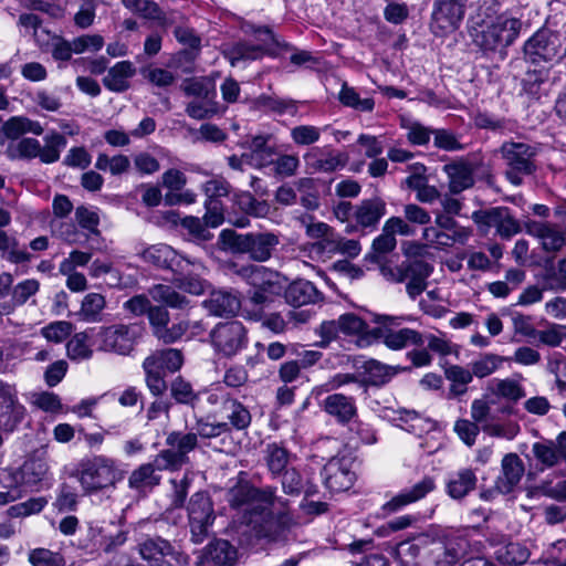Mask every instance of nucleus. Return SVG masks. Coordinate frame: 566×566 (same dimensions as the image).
Segmentation results:
<instances>
[{
    "label": "nucleus",
    "instance_id": "nucleus-56",
    "mask_svg": "<svg viewBox=\"0 0 566 566\" xmlns=\"http://www.w3.org/2000/svg\"><path fill=\"white\" fill-rule=\"evenodd\" d=\"M170 396L177 403L187 405L193 409L199 400V394H197L192 385L182 377H177L171 381Z\"/></svg>",
    "mask_w": 566,
    "mask_h": 566
},
{
    "label": "nucleus",
    "instance_id": "nucleus-48",
    "mask_svg": "<svg viewBox=\"0 0 566 566\" xmlns=\"http://www.w3.org/2000/svg\"><path fill=\"white\" fill-rule=\"evenodd\" d=\"M181 88L187 96H193L198 99L217 97L216 83L211 76L186 78Z\"/></svg>",
    "mask_w": 566,
    "mask_h": 566
},
{
    "label": "nucleus",
    "instance_id": "nucleus-62",
    "mask_svg": "<svg viewBox=\"0 0 566 566\" xmlns=\"http://www.w3.org/2000/svg\"><path fill=\"white\" fill-rule=\"evenodd\" d=\"M88 336L85 332L76 333L67 343L66 352L71 360L88 359L93 350L87 345Z\"/></svg>",
    "mask_w": 566,
    "mask_h": 566
},
{
    "label": "nucleus",
    "instance_id": "nucleus-29",
    "mask_svg": "<svg viewBox=\"0 0 566 566\" xmlns=\"http://www.w3.org/2000/svg\"><path fill=\"white\" fill-rule=\"evenodd\" d=\"M524 463L516 453H507L501 462V474L495 480V489L509 494L517 486L524 475Z\"/></svg>",
    "mask_w": 566,
    "mask_h": 566
},
{
    "label": "nucleus",
    "instance_id": "nucleus-63",
    "mask_svg": "<svg viewBox=\"0 0 566 566\" xmlns=\"http://www.w3.org/2000/svg\"><path fill=\"white\" fill-rule=\"evenodd\" d=\"M105 307V298L102 294L90 293L85 295L82 306L81 315L84 321L96 322L99 317L101 312Z\"/></svg>",
    "mask_w": 566,
    "mask_h": 566
},
{
    "label": "nucleus",
    "instance_id": "nucleus-46",
    "mask_svg": "<svg viewBox=\"0 0 566 566\" xmlns=\"http://www.w3.org/2000/svg\"><path fill=\"white\" fill-rule=\"evenodd\" d=\"M291 454L283 446L269 443L264 450V461L273 478L289 469Z\"/></svg>",
    "mask_w": 566,
    "mask_h": 566
},
{
    "label": "nucleus",
    "instance_id": "nucleus-13",
    "mask_svg": "<svg viewBox=\"0 0 566 566\" xmlns=\"http://www.w3.org/2000/svg\"><path fill=\"white\" fill-rule=\"evenodd\" d=\"M321 337L318 346L326 348L333 340L337 339L339 334L346 337H365L371 335L368 324L355 313H345L337 319L324 321L316 329Z\"/></svg>",
    "mask_w": 566,
    "mask_h": 566
},
{
    "label": "nucleus",
    "instance_id": "nucleus-38",
    "mask_svg": "<svg viewBox=\"0 0 566 566\" xmlns=\"http://www.w3.org/2000/svg\"><path fill=\"white\" fill-rule=\"evenodd\" d=\"M322 294L316 286L306 280H296L292 282L284 291V298L287 304L294 307L316 303Z\"/></svg>",
    "mask_w": 566,
    "mask_h": 566
},
{
    "label": "nucleus",
    "instance_id": "nucleus-37",
    "mask_svg": "<svg viewBox=\"0 0 566 566\" xmlns=\"http://www.w3.org/2000/svg\"><path fill=\"white\" fill-rule=\"evenodd\" d=\"M478 478L470 468H463L449 475L446 482V492L453 500H463L475 490Z\"/></svg>",
    "mask_w": 566,
    "mask_h": 566
},
{
    "label": "nucleus",
    "instance_id": "nucleus-15",
    "mask_svg": "<svg viewBox=\"0 0 566 566\" xmlns=\"http://www.w3.org/2000/svg\"><path fill=\"white\" fill-rule=\"evenodd\" d=\"M207 401L212 406L220 405L219 410L213 413V417L220 416L222 419H226L221 420V422L228 426L229 433L232 430H245L251 424L252 416L248 407L238 399L232 398L229 394L221 391L210 392Z\"/></svg>",
    "mask_w": 566,
    "mask_h": 566
},
{
    "label": "nucleus",
    "instance_id": "nucleus-6",
    "mask_svg": "<svg viewBox=\"0 0 566 566\" xmlns=\"http://www.w3.org/2000/svg\"><path fill=\"white\" fill-rule=\"evenodd\" d=\"M500 153L506 166V178L515 186L522 184L524 176H530L536 170L537 148L528 143L505 142Z\"/></svg>",
    "mask_w": 566,
    "mask_h": 566
},
{
    "label": "nucleus",
    "instance_id": "nucleus-27",
    "mask_svg": "<svg viewBox=\"0 0 566 566\" xmlns=\"http://www.w3.org/2000/svg\"><path fill=\"white\" fill-rule=\"evenodd\" d=\"M348 155L331 148L313 147L305 155L307 167L314 172L331 174L344 168L348 163Z\"/></svg>",
    "mask_w": 566,
    "mask_h": 566
},
{
    "label": "nucleus",
    "instance_id": "nucleus-12",
    "mask_svg": "<svg viewBox=\"0 0 566 566\" xmlns=\"http://www.w3.org/2000/svg\"><path fill=\"white\" fill-rule=\"evenodd\" d=\"M188 518L191 541L202 543L211 533L216 520L213 505L207 492L195 493L188 504Z\"/></svg>",
    "mask_w": 566,
    "mask_h": 566
},
{
    "label": "nucleus",
    "instance_id": "nucleus-8",
    "mask_svg": "<svg viewBox=\"0 0 566 566\" xmlns=\"http://www.w3.org/2000/svg\"><path fill=\"white\" fill-rule=\"evenodd\" d=\"M167 449L156 455L159 471H177L190 462L189 453L198 447L195 432L172 431L166 438Z\"/></svg>",
    "mask_w": 566,
    "mask_h": 566
},
{
    "label": "nucleus",
    "instance_id": "nucleus-7",
    "mask_svg": "<svg viewBox=\"0 0 566 566\" xmlns=\"http://www.w3.org/2000/svg\"><path fill=\"white\" fill-rule=\"evenodd\" d=\"M144 331V326L137 323L103 327L96 335L98 350L129 355L143 337Z\"/></svg>",
    "mask_w": 566,
    "mask_h": 566
},
{
    "label": "nucleus",
    "instance_id": "nucleus-45",
    "mask_svg": "<svg viewBox=\"0 0 566 566\" xmlns=\"http://www.w3.org/2000/svg\"><path fill=\"white\" fill-rule=\"evenodd\" d=\"M149 296L157 303L175 310H185L190 301L176 291L172 286L166 284H155L148 290Z\"/></svg>",
    "mask_w": 566,
    "mask_h": 566
},
{
    "label": "nucleus",
    "instance_id": "nucleus-26",
    "mask_svg": "<svg viewBox=\"0 0 566 566\" xmlns=\"http://www.w3.org/2000/svg\"><path fill=\"white\" fill-rule=\"evenodd\" d=\"M11 486L34 488L42 484L49 475V464L45 458L41 455H32L28 458L23 464L13 470H8Z\"/></svg>",
    "mask_w": 566,
    "mask_h": 566
},
{
    "label": "nucleus",
    "instance_id": "nucleus-18",
    "mask_svg": "<svg viewBox=\"0 0 566 566\" xmlns=\"http://www.w3.org/2000/svg\"><path fill=\"white\" fill-rule=\"evenodd\" d=\"M146 315L151 334L165 345H170L181 339L190 327L188 321H180L169 326L170 314L165 306L151 305Z\"/></svg>",
    "mask_w": 566,
    "mask_h": 566
},
{
    "label": "nucleus",
    "instance_id": "nucleus-25",
    "mask_svg": "<svg viewBox=\"0 0 566 566\" xmlns=\"http://www.w3.org/2000/svg\"><path fill=\"white\" fill-rule=\"evenodd\" d=\"M436 480L426 475L409 488L402 489L399 493L387 501L381 510L384 514L390 515L401 511L403 507L424 499L436 490Z\"/></svg>",
    "mask_w": 566,
    "mask_h": 566
},
{
    "label": "nucleus",
    "instance_id": "nucleus-58",
    "mask_svg": "<svg viewBox=\"0 0 566 566\" xmlns=\"http://www.w3.org/2000/svg\"><path fill=\"white\" fill-rule=\"evenodd\" d=\"M143 369L145 373V381L149 391L154 396H161L167 390V382L165 380L166 373L154 366L147 359L143 361Z\"/></svg>",
    "mask_w": 566,
    "mask_h": 566
},
{
    "label": "nucleus",
    "instance_id": "nucleus-23",
    "mask_svg": "<svg viewBox=\"0 0 566 566\" xmlns=\"http://www.w3.org/2000/svg\"><path fill=\"white\" fill-rule=\"evenodd\" d=\"M138 551L149 566H174V563H179L180 558V554L174 546L159 536L146 537L140 541Z\"/></svg>",
    "mask_w": 566,
    "mask_h": 566
},
{
    "label": "nucleus",
    "instance_id": "nucleus-33",
    "mask_svg": "<svg viewBox=\"0 0 566 566\" xmlns=\"http://www.w3.org/2000/svg\"><path fill=\"white\" fill-rule=\"evenodd\" d=\"M202 305L213 316L231 317L237 315L242 304L237 293L217 290L210 293Z\"/></svg>",
    "mask_w": 566,
    "mask_h": 566
},
{
    "label": "nucleus",
    "instance_id": "nucleus-49",
    "mask_svg": "<svg viewBox=\"0 0 566 566\" xmlns=\"http://www.w3.org/2000/svg\"><path fill=\"white\" fill-rule=\"evenodd\" d=\"M145 359L150 361L154 366H158V368L165 373H175L179 370L184 364V355L181 350L177 348L156 350Z\"/></svg>",
    "mask_w": 566,
    "mask_h": 566
},
{
    "label": "nucleus",
    "instance_id": "nucleus-16",
    "mask_svg": "<svg viewBox=\"0 0 566 566\" xmlns=\"http://www.w3.org/2000/svg\"><path fill=\"white\" fill-rule=\"evenodd\" d=\"M467 0H434L430 29L436 35H444L455 31L465 12Z\"/></svg>",
    "mask_w": 566,
    "mask_h": 566
},
{
    "label": "nucleus",
    "instance_id": "nucleus-59",
    "mask_svg": "<svg viewBox=\"0 0 566 566\" xmlns=\"http://www.w3.org/2000/svg\"><path fill=\"white\" fill-rule=\"evenodd\" d=\"M95 168L102 171H109L113 176L125 174L130 168V160L125 155H115L108 157L106 154H99L95 161Z\"/></svg>",
    "mask_w": 566,
    "mask_h": 566
},
{
    "label": "nucleus",
    "instance_id": "nucleus-60",
    "mask_svg": "<svg viewBox=\"0 0 566 566\" xmlns=\"http://www.w3.org/2000/svg\"><path fill=\"white\" fill-rule=\"evenodd\" d=\"M535 459L546 468H553L563 461V457L553 440L535 442L532 447Z\"/></svg>",
    "mask_w": 566,
    "mask_h": 566
},
{
    "label": "nucleus",
    "instance_id": "nucleus-9",
    "mask_svg": "<svg viewBox=\"0 0 566 566\" xmlns=\"http://www.w3.org/2000/svg\"><path fill=\"white\" fill-rule=\"evenodd\" d=\"M245 524L252 526L258 538L276 541L294 524V521L289 512H279L274 516L266 506H255L245 517Z\"/></svg>",
    "mask_w": 566,
    "mask_h": 566
},
{
    "label": "nucleus",
    "instance_id": "nucleus-35",
    "mask_svg": "<svg viewBox=\"0 0 566 566\" xmlns=\"http://www.w3.org/2000/svg\"><path fill=\"white\" fill-rule=\"evenodd\" d=\"M371 335L374 337H381L384 344L392 350L402 349L408 345L422 346L424 344L423 335L411 328L392 331L378 327L371 331Z\"/></svg>",
    "mask_w": 566,
    "mask_h": 566
},
{
    "label": "nucleus",
    "instance_id": "nucleus-4",
    "mask_svg": "<svg viewBox=\"0 0 566 566\" xmlns=\"http://www.w3.org/2000/svg\"><path fill=\"white\" fill-rule=\"evenodd\" d=\"M433 266L422 259H407L400 264H382L381 275L389 282H406V292L411 300H416L428 286V277Z\"/></svg>",
    "mask_w": 566,
    "mask_h": 566
},
{
    "label": "nucleus",
    "instance_id": "nucleus-28",
    "mask_svg": "<svg viewBox=\"0 0 566 566\" xmlns=\"http://www.w3.org/2000/svg\"><path fill=\"white\" fill-rule=\"evenodd\" d=\"M184 269L177 268L174 273L176 274V285L192 295H201L207 287V281L200 277L206 268L199 260H189L185 258Z\"/></svg>",
    "mask_w": 566,
    "mask_h": 566
},
{
    "label": "nucleus",
    "instance_id": "nucleus-21",
    "mask_svg": "<svg viewBox=\"0 0 566 566\" xmlns=\"http://www.w3.org/2000/svg\"><path fill=\"white\" fill-rule=\"evenodd\" d=\"M353 459L347 455H336L328 460L322 470L325 486L331 492H344L349 490L356 479L352 470Z\"/></svg>",
    "mask_w": 566,
    "mask_h": 566
},
{
    "label": "nucleus",
    "instance_id": "nucleus-39",
    "mask_svg": "<svg viewBox=\"0 0 566 566\" xmlns=\"http://www.w3.org/2000/svg\"><path fill=\"white\" fill-rule=\"evenodd\" d=\"M135 67L130 61L117 62L108 70L107 75L103 78L104 86L112 91L122 93L128 90V78L135 75Z\"/></svg>",
    "mask_w": 566,
    "mask_h": 566
},
{
    "label": "nucleus",
    "instance_id": "nucleus-55",
    "mask_svg": "<svg viewBox=\"0 0 566 566\" xmlns=\"http://www.w3.org/2000/svg\"><path fill=\"white\" fill-rule=\"evenodd\" d=\"M338 99L344 106L352 107L359 112L370 113L375 107V101L373 98H360L356 90L346 82L342 85Z\"/></svg>",
    "mask_w": 566,
    "mask_h": 566
},
{
    "label": "nucleus",
    "instance_id": "nucleus-51",
    "mask_svg": "<svg viewBox=\"0 0 566 566\" xmlns=\"http://www.w3.org/2000/svg\"><path fill=\"white\" fill-rule=\"evenodd\" d=\"M509 359L497 354L485 353L472 360L469 366L473 377L482 379L494 374Z\"/></svg>",
    "mask_w": 566,
    "mask_h": 566
},
{
    "label": "nucleus",
    "instance_id": "nucleus-57",
    "mask_svg": "<svg viewBox=\"0 0 566 566\" xmlns=\"http://www.w3.org/2000/svg\"><path fill=\"white\" fill-rule=\"evenodd\" d=\"M186 113L193 119H209L220 113V105L216 98L191 101L186 106Z\"/></svg>",
    "mask_w": 566,
    "mask_h": 566
},
{
    "label": "nucleus",
    "instance_id": "nucleus-54",
    "mask_svg": "<svg viewBox=\"0 0 566 566\" xmlns=\"http://www.w3.org/2000/svg\"><path fill=\"white\" fill-rule=\"evenodd\" d=\"M269 302H271V296L256 289L248 292L242 306L244 317L255 322L261 321L264 314V306Z\"/></svg>",
    "mask_w": 566,
    "mask_h": 566
},
{
    "label": "nucleus",
    "instance_id": "nucleus-31",
    "mask_svg": "<svg viewBox=\"0 0 566 566\" xmlns=\"http://www.w3.org/2000/svg\"><path fill=\"white\" fill-rule=\"evenodd\" d=\"M448 176L449 191L459 195L474 186V166L472 163L459 159L443 166Z\"/></svg>",
    "mask_w": 566,
    "mask_h": 566
},
{
    "label": "nucleus",
    "instance_id": "nucleus-30",
    "mask_svg": "<svg viewBox=\"0 0 566 566\" xmlns=\"http://www.w3.org/2000/svg\"><path fill=\"white\" fill-rule=\"evenodd\" d=\"M360 369L363 379L359 380V385L361 387H381L389 382L397 374L411 370L410 367L390 366L376 359H368L364 361Z\"/></svg>",
    "mask_w": 566,
    "mask_h": 566
},
{
    "label": "nucleus",
    "instance_id": "nucleus-53",
    "mask_svg": "<svg viewBox=\"0 0 566 566\" xmlns=\"http://www.w3.org/2000/svg\"><path fill=\"white\" fill-rule=\"evenodd\" d=\"M549 80V69L547 67H538L533 70H527L524 77L522 78V88L523 92L531 97H539L543 87L547 84Z\"/></svg>",
    "mask_w": 566,
    "mask_h": 566
},
{
    "label": "nucleus",
    "instance_id": "nucleus-64",
    "mask_svg": "<svg viewBox=\"0 0 566 566\" xmlns=\"http://www.w3.org/2000/svg\"><path fill=\"white\" fill-rule=\"evenodd\" d=\"M29 562L32 566H63L64 559L59 553L46 548H35L29 553Z\"/></svg>",
    "mask_w": 566,
    "mask_h": 566
},
{
    "label": "nucleus",
    "instance_id": "nucleus-52",
    "mask_svg": "<svg viewBox=\"0 0 566 566\" xmlns=\"http://www.w3.org/2000/svg\"><path fill=\"white\" fill-rule=\"evenodd\" d=\"M543 282L545 287L551 291H566V256L559 259L556 263H551L545 266Z\"/></svg>",
    "mask_w": 566,
    "mask_h": 566
},
{
    "label": "nucleus",
    "instance_id": "nucleus-42",
    "mask_svg": "<svg viewBox=\"0 0 566 566\" xmlns=\"http://www.w3.org/2000/svg\"><path fill=\"white\" fill-rule=\"evenodd\" d=\"M158 470L156 458L151 463H144L135 469L128 478V486L138 492L150 490L160 483V476L155 473Z\"/></svg>",
    "mask_w": 566,
    "mask_h": 566
},
{
    "label": "nucleus",
    "instance_id": "nucleus-32",
    "mask_svg": "<svg viewBox=\"0 0 566 566\" xmlns=\"http://www.w3.org/2000/svg\"><path fill=\"white\" fill-rule=\"evenodd\" d=\"M139 256L147 263L159 269L171 270L172 272L179 268L184 269L185 256L179 255L171 247L159 243L144 249Z\"/></svg>",
    "mask_w": 566,
    "mask_h": 566
},
{
    "label": "nucleus",
    "instance_id": "nucleus-1",
    "mask_svg": "<svg viewBox=\"0 0 566 566\" xmlns=\"http://www.w3.org/2000/svg\"><path fill=\"white\" fill-rule=\"evenodd\" d=\"M219 243L232 253L248 254L254 262H265L272 258L280 244V235L270 231L238 233L232 229H223L219 234Z\"/></svg>",
    "mask_w": 566,
    "mask_h": 566
},
{
    "label": "nucleus",
    "instance_id": "nucleus-43",
    "mask_svg": "<svg viewBox=\"0 0 566 566\" xmlns=\"http://www.w3.org/2000/svg\"><path fill=\"white\" fill-rule=\"evenodd\" d=\"M495 559L505 566H518L525 564L530 556L531 552L522 543L518 542H509L506 544L500 545L494 552Z\"/></svg>",
    "mask_w": 566,
    "mask_h": 566
},
{
    "label": "nucleus",
    "instance_id": "nucleus-14",
    "mask_svg": "<svg viewBox=\"0 0 566 566\" xmlns=\"http://www.w3.org/2000/svg\"><path fill=\"white\" fill-rule=\"evenodd\" d=\"M521 28V20L499 17L476 35L475 42L485 52L502 50L515 41Z\"/></svg>",
    "mask_w": 566,
    "mask_h": 566
},
{
    "label": "nucleus",
    "instance_id": "nucleus-5",
    "mask_svg": "<svg viewBox=\"0 0 566 566\" xmlns=\"http://www.w3.org/2000/svg\"><path fill=\"white\" fill-rule=\"evenodd\" d=\"M122 478V472L111 458L95 455L81 462L78 480L87 494L114 488Z\"/></svg>",
    "mask_w": 566,
    "mask_h": 566
},
{
    "label": "nucleus",
    "instance_id": "nucleus-19",
    "mask_svg": "<svg viewBox=\"0 0 566 566\" xmlns=\"http://www.w3.org/2000/svg\"><path fill=\"white\" fill-rule=\"evenodd\" d=\"M562 48L557 32L547 28L537 30L524 44L525 59L532 63L549 62L555 59Z\"/></svg>",
    "mask_w": 566,
    "mask_h": 566
},
{
    "label": "nucleus",
    "instance_id": "nucleus-50",
    "mask_svg": "<svg viewBox=\"0 0 566 566\" xmlns=\"http://www.w3.org/2000/svg\"><path fill=\"white\" fill-rule=\"evenodd\" d=\"M233 202L247 216L264 218L270 212V205L265 200H258L249 191H241L233 196Z\"/></svg>",
    "mask_w": 566,
    "mask_h": 566
},
{
    "label": "nucleus",
    "instance_id": "nucleus-47",
    "mask_svg": "<svg viewBox=\"0 0 566 566\" xmlns=\"http://www.w3.org/2000/svg\"><path fill=\"white\" fill-rule=\"evenodd\" d=\"M228 269L231 273L245 281L253 289H258L261 285V282L266 279V276H272V270L262 265H240L235 262H231L229 263Z\"/></svg>",
    "mask_w": 566,
    "mask_h": 566
},
{
    "label": "nucleus",
    "instance_id": "nucleus-11",
    "mask_svg": "<svg viewBox=\"0 0 566 566\" xmlns=\"http://www.w3.org/2000/svg\"><path fill=\"white\" fill-rule=\"evenodd\" d=\"M209 336L214 352L227 358L238 355L248 344L247 328L239 321L218 323Z\"/></svg>",
    "mask_w": 566,
    "mask_h": 566
},
{
    "label": "nucleus",
    "instance_id": "nucleus-34",
    "mask_svg": "<svg viewBox=\"0 0 566 566\" xmlns=\"http://www.w3.org/2000/svg\"><path fill=\"white\" fill-rule=\"evenodd\" d=\"M321 408L337 422L346 424L357 416L354 397L344 394H331L321 402Z\"/></svg>",
    "mask_w": 566,
    "mask_h": 566
},
{
    "label": "nucleus",
    "instance_id": "nucleus-22",
    "mask_svg": "<svg viewBox=\"0 0 566 566\" xmlns=\"http://www.w3.org/2000/svg\"><path fill=\"white\" fill-rule=\"evenodd\" d=\"M25 408L13 385L0 380V429L12 432L23 420Z\"/></svg>",
    "mask_w": 566,
    "mask_h": 566
},
{
    "label": "nucleus",
    "instance_id": "nucleus-24",
    "mask_svg": "<svg viewBox=\"0 0 566 566\" xmlns=\"http://www.w3.org/2000/svg\"><path fill=\"white\" fill-rule=\"evenodd\" d=\"M525 231L536 238L547 253H557L566 247V230H560L556 223L527 220Z\"/></svg>",
    "mask_w": 566,
    "mask_h": 566
},
{
    "label": "nucleus",
    "instance_id": "nucleus-20",
    "mask_svg": "<svg viewBox=\"0 0 566 566\" xmlns=\"http://www.w3.org/2000/svg\"><path fill=\"white\" fill-rule=\"evenodd\" d=\"M443 535L434 528L421 533L422 548L421 566H452L458 562L455 549L448 548Z\"/></svg>",
    "mask_w": 566,
    "mask_h": 566
},
{
    "label": "nucleus",
    "instance_id": "nucleus-41",
    "mask_svg": "<svg viewBox=\"0 0 566 566\" xmlns=\"http://www.w3.org/2000/svg\"><path fill=\"white\" fill-rule=\"evenodd\" d=\"M205 556L214 566H233L238 559V551L230 542L216 539L207 546Z\"/></svg>",
    "mask_w": 566,
    "mask_h": 566
},
{
    "label": "nucleus",
    "instance_id": "nucleus-2",
    "mask_svg": "<svg viewBox=\"0 0 566 566\" xmlns=\"http://www.w3.org/2000/svg\"><path fill=\"white\" fill-rule=\"evenodd\" d=\"M43 142V146L33 137H22L17 142H10L6 149V156L11 160L39 158L42 164L56 163L66 147V137L56 130H51L44 136Z\"/></svg>",
    "mask_w": 566,
    "mask_h": 566
},
{
    "label": "nucleus",
    "instance_id": "nucleus-17",
    "mask_svg": "<svg viewBox=\"0 0 566 566\" xmlns=\"http://www.w3.org/2000/svg\"><path fill=\"white\" fill-rule=\"evenodd\" d=\"M273 497L274 491L272 489L256 488L248 481H239L227 494L229 505L244 512L243 523H245V517L253 507L262 506L261 502L271 501Z\"/></svg>",
    "mask_w": 566,
    "mask_h": 566
},
{
    "label": "nucleus",
    "instance_id": "nucleus-3",
    "mask_svg": "<svg viewBox=\"0 0 566 566\" xmlns=\"http://www.w3.org/2000/svg\"><path fill=\"white\" fill-rule=\"evenodd\" d=\"M242 30L245 34L253 35L252 41H239L223 50L224 56L232 66L241 62L255 61L270 54L272 46L276 43L272 30L264 25H255L253 23H244Z\"/></svg>",
    "mask_w": 566,
    "mask_h": 566
},
{
    "label": "nucleus",
    "instance_id": "nucleus-36",
    "mask_svg": "<svg viewBox=\"0 0 566 566\" xmlns=\"http://www.w3.org/2000/svg\"><path fill=\"white\" fill-rule=\"evenodd\" d=\"M386 213V202L379 198L360 201L356 206L354 217L357 224L364 229H375Z\"/></svg>",
    "mask_w": 566,
    "mask_h": 566
},
{
    "label": "nucleus",
    "instance_id": "nucleus-61",
    "mask_svg": "<svg viewBox=\"0 0 566 566\" xmlns=\"http://www.w3.org/2000/svg\"><path fill=\"white\" fill-rule=\"evenodd\" d=\"M123 6L129 11L150 20H164L165 14L159 6L151 0H122Z\"/></svg>",
    "mask_w": 566,
    "mask_h": 566
},
{
    "label": "nucleus",
    "instance_id": "nucleus-40",
    "mask_svg": "<svg viewBox=\"0 0 566 566\" xmlns=\"http://www.w3.org/2000/svg\"><path fill=\"white\" fill-rule=\"evenodd\" d=\"M421 534L413 538V541H403L396 545L392 551L395 559L400 566H421L422 562Z\"/></svg>",
    "mask_w": 566,
    "mask_h": 566
},
{
    "label": "nucleus",
    "instance_id": "nucleus-10",
    "mask_svg": "<svg viewBox=\"0 0 566 566\" xmlns=\"http://www.w3.org/2000/svg\"><path fill=\"white\" fill-rule=\"evenodd\" d=\"M471 218L480 231L486 233L491 228H494L495 234L503 240H510L522 231L518 220L509 207L500 206L476 210Z\"/></svg>",
    "mask_w": 566,
    "mask_h": 566
},
{
    "label": "nucleus",
    "instance_id": "nucleus-44",
    "mask_svg": "<svg viewBox=\"0 0 566 566\" xmlns=\"http://www.w3.org/2000/svg\"><path fill=\"white\" fill-rule=\"evenodd\" d=\"M434 222L439 226L440 233L448 237L450 248L454 244H465L472 235L471 229L459 224L449 214H438Z\"/></svg>",
    "mask_w": 566,
    "mask_h": 566
}]
</instances>
